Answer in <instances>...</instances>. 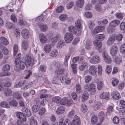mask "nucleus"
Segmentation results:
<instances>
[{
	"mask_svg": "<svg viewBox=\"0 0 125 125\" xmlns=\"http://www.w3.org/2000/svg\"><path fill=\"white\" fill-rule=\"evenodd\" d=\"M1 41L4 45H7L9 43V42L7 39L3 37H0Z\"/></svg>",
	"mask_w": 125,
	"mask_h": 125,
	"instance_id": "4c0bfd02",
	"label": "nucleus"
},
{
	"mask_svg": "<svg viewBox=\"0 0 125 125\" xmlns=\"http://www.w3.org/2000/svg\"><path fill=\"white\" fill-rule=\"evenodd\" d=\"M111 95L113 98L116 100H118L121 98V96L119 92L117 91H114L111 93Z\"/></svg>",
	"mask_w": 125,
	"mask_h": 125,
	"instance_id": "ddd939ff",
	"label": "nucleus"
},
{
	"mask_svg": "<svg viewBox=\"0 0 125 125\" xmlns=\"http://www.w3.org/2000/svg\"><path fill=\"white\" fill-rule=\"evenodd\" d=\"M13 97L14 99L17 100H21L22 99L21 94L18 92L14 93L13 94Z\"/></svg>",
	"mask_w": 125,
	"mask_h": 125,
	"instance_id": "a878e982",
	"label": "nucleus"
},
{
	"mask_svg": "<svg viewBox=\"0 0 125 125\" xmlns=\"http://www.w3.org/2000/svg\"><path fill=\"white\" fill-rule=\"evenodd\" d=\"M88 95V94L87 92L83 93L81 96L82 101L84 102L87 100L89 98Z\"/></svg>",
	"mask_w": 125,
	"mask_h": 125,
	"instance_id": "7c9ffc66",
	"label": "nucleus"
},
{
	"mask_svg": "<svg viewBox=\"0 0 125 125\" xmlns=\"http://www.w3.org/2000/svg\"><path fill=\"white\" fill-rule=\"evenodd\" d=\"M120 23V21L117 20H114L111 21L109 25L112 27H115L117 26Z\"/></svg>",
	"mask_w": 125,
	"mask_h": 125,
	"instance_id": "b1692460",
	"label": "nucleus"
},
{
	"mask_svg": "<svg viewBox=\"0 0 125 125\" xmlns=\"http://www.w3.org/2000/svg\"><path fill=\"white\" fill-rule=\"evenodd\" d=\"M29 122L31 125H36L37 122L36 120L32 116L29 119Z\"/></svg>",
	"mask_w": 125,
	"mask_h": 125,
	"instance_id": "09e8293b",
	"label": "nucleus"
},
{
	"mask_svg": "<svg viewBox=\"0 0 125 125\" xmlns=\"http://www.w3.org/2000/svg\"><path fill=\"white\" fill-rule=\"evenodd\" d=\"M68 30L69 32H72L73 34H74L78 36H80L81 35V31L77 29L76 28L73 26H70L68 27Z\"/></svg>",
	"mask_w": 125,
	"mask_h": 125,
	"instance_id": "7ed1b4c3",
	"label": "nucleus"
},
{
	"mask_svg": "<svg viewBox=\"0 0 125 125\" xmlns=\"http://www.w3.org/2000/svg\"><path fill=\"white\" fill-rule=\"evenodd\" d=\"M35 62V60L31 58L29 54H27L25 56V60L20 62L18 68V69H24L26 65L27 67L30 66H32L34 65Z\"/></svg>",
	"mask_w": 125,
	"mask_h": 125,
	"instance_id": "f257e3e1",
	"label": "nucleus"
},
{
	"mask_svg": "<svg viewBox=\"0 0 125 125\" xmlns=\"http://www.w3.org/2000/svg\"><path fill=\"white\" fill-rule=\"evenodd\" d=\"M120 51L122 53H125V44H123L121 45L120 48Z\"/></svg>",
	"mask_w": 125,
	"mask_h": 125,
	"instance_id": "774afa93",
	"label": "nucleus"
},
{
	"mask_svg": "<svg viewBox=\"0 0 125 125\" xmlns=\"http://www.w3.org/2000/svg\"><path fill=\"white\" fill-rule=\"evenodd\" d=\"M104 114L103 112H100L98 114V116L99 118L102 122L104 119Z\"/></svg>",
	"mask_w": 125,
	"mask_h": 125,
	"instance_id": "680f3d73",
	"label": "nucleus"
},
{
	"mask_svg": "<svg viewBox=\"0 0 125 125\" xmlns=\"http://www.w3.org/2000/svg\"><path fill=\"white\" fill-rule=\"evenodd\" d=\"M102 56L103 59L106 63H110L111 62L112 60L109 56L104 52H103L102 53Z\"/></svg>",
	"mask_w": 125,
	"mask_h": 125,
	"instance_id": "f8f14e48",
	"label": "nucleus"
},
{
	"mask_svg": "<svg viewBox=\"0 0 125 125\" xmlns=\"http://www.w3.org/2000/svg\"><path fill=\"white\" fill-rule=\"evenodd\" d=\"M76 3V5L77 7L81 8L84 4V0H77Z\"/></svg>",
	"mask_w": 125,
	"mask_h": 125,
	"instance_id": "72a5a7b5",
	"label": "nucleus"
},
{
	"mask_svg": "<svg viewBox=\"0 0 125 125\" xmlns=\"http://www.w3.org/2000/svg\"><path fill=\"white\" fill-rule=\"evenodd\" d=\"M120 30L123 31H125V22H122L119 25Z\"/></svg>",
	"mask_w": 125,
	"mask_h": 125,
	"instance_id": "e2e57ef3",
	"label": "nucleus"
},
{
	"mask_svg": "<svg viewBox=\"0 0 125 125\" xmlns=\"http://www.w3.org/2000/svg\"><path fill=\"white\" fill-rule=\"evenodd\" d=\"M115 15L116 17L120 20H122L123 18V14L120 13H116Z\"/></svg>",
	"mask_w": 125,
	"mask_h": 125,
	"instance_id": "0e129e2a",
	"label": "nucleus"
},
{
	"mask_svg": "<svg viewBox=\"0 0 125 125\" xmlns=\"http://www.w3.org/2000/svg\"><path fill=\"white\" fill-rule=\"evenodd\" d=\"M72 123L74 125H79L81 124L80 120L79 117L76 115H75Z\"/></svg>",
	"mask_w": 125,
	"mask_h": 125,
	"instance_id": "f3484780",
	"label": "nucleus"
},
{
	"mask_svg": "<svg viewBox=\"0 0 125 125\" xmlns=\"http://www.w3.org/2000/svg\"><path fill=\"white\" fill-rule=\"evenodd\" d=\"M40 107L39 105L37 104L33 105L32 107V111L36 113L40 109Z\"/></svg>",
	"mask_w": 125,
	"mask_h": 125,
	"instance_id": "c9c22d12",
	"label": "nucleus"
},
{
	"mask_svg": "<svg viewBox=\"0 0 125 125\" xmlns=\"http://www.w3.org/2000/svg\"><path fill=\"white\" fill-rule=\"evenodd\" d=\"M1 107L8 108L10 107V105L6 102L3 101L0 103Z\"/></svg>",
	"mask_w": 125,
	"mask_h": 125,
	"instance_id": "ea45409f",
	"label": "nucleus"
},
{
	"mask_svg": "<svg viewBox=\"0 0 125 125\" xmlns=\"http://www.w3.org/2000/svg\"><path fill=\"white\" fill-rule=\"evenodd\" d=\"M75 89L76 92L78 94H79L81 92V86L79 84L77 83L76 84Z\"/></svg>",
	"mask_w": 125,
	"mask_h": 125,
	"instance_id": "c03bdc74",
	"label": "nucleus"
},
{
	"mask_svg": "<svg viewBox=\"0 0 125 125\" xmlns=\"http://www.w3.org/2000/svg\"><path fill=\"white\" fill-rule=\"evenodd\" d=\"M16 115L19 120L21 121L24 122L26 120V116L21 112H18L16 113Z\"/></svg>",
	"mask_w": 125,
	"mask_h": 125,
	"instance_id": "423d86ee",
	"label": "nucleus"
},
{
	"mask_svg": "<svg viewBox=\"0 0 125 125\" xmlns=\"http://www.w3.org/2000/svg\"><path fill=\"white\" fill-rule=\"evenodd\" d=\"M25 81L24 80L23 81H21L19 82L17 84L15 85L14 87L15 88H17L18 87H21L22 86V85L25 83Z\"/></svg>",
	"mask_w": 125,
	"mask_h": 125,
	"instance_id": "6e6d98bb",
	"label": "nucleus"
},
{
	"mask_svg": "<svg viewBox=\"0 0 125 125\" xmlns=\"http://www.w3.org/2000/svg\"><path fill=\"white\" fill-rule=\"evenodd\" d=\"M59 19L62 21H64L66 20L67 18V15L63 14L61 15L59 17Z\"/></svg>",
	"mask_w": 125,
	"mask_h": 125,
	"instance_id": "de8ad7c7",
	"label": "nucleus"
},
{
	"mask_svg": "<svg viewBox=\"0 0 125 125\" xmlns=\"http://www.w3.org/2000/svg\"><path fill=\"white\" fill-rule=\"evenodd\" d=\"M102 105V103L101 102H97L95 103L94 105L93 106L94 110L96 111L101 107Z\"/></svg>",
	"mask_w": 125,
	"mask_h": 125,
	"instance_id": "4be33fe9",
	"label": "nucleus"
},
{
	"mask_svg": "<svg viewBox=\"0 0 125 125\" xmlns=\"http://www.w3.org/2000/svg\"><path fill=\"white\" fill-rule=\"evenodd\" d=\"M32 84V82H30L28 83V84L24 86L23 88H21V92L24 91L25 90L27 89L28 88L31 87Z\"/></svg>",
	"mask_w": 125,
	"mask_h": 125,
	"instance_id": "603ef678",
	"label": "nucleus"
},
{
	"mask_svg": "<svg viewBox=\"0 0 125 125\" xmlns=\"http://www.w3.org/2000/svg\"><path fill=\"white\" fill-rule=\"evenodd\" d=\"M105 36L104 35L102 34H97L95 36V38L96 40L99 41H102L104 39Z\"/></svg>",
	"mask_w": 125,
	"mask_h": 125,
	"instance_id": "2f4dec72",
	"label": "nucleus"
},
{
	"mask_svg": "<svg viewBox=\"0 0 125 125\" xmlns=\"http://www.w3.org/2000/svg\"><path fill=\"white\" fill-rule=\"evenodd\" d=\"M12 91L10 89L6 88L5 89L4 91V94L7 96H10L12 94Z\"/></svg>",
	"mask_w": 125,
	"mask_h": 125,
	"instance_id": "c85d7f7f",
	"label": "nucleus"
},
{
	"mask_svg": "<svg viewBox=\"0 0 125 125\" xmlns=\"http://www.w3.org/2000/svg\"><path fill=\"white\" fill-rule=\"evenodd\" d=\"M13 49V56L15 57L18 52V48L17 45L16 44L14 45V46Z\"/></svg>",
	"mask_w": 125,
	"mask_h": 125,
	"instance_id": "13d9d810",
	"label": "nucleus"
},
{
	"mask_svg": "<svg viewBox=\"0 0 125 125\" xmlns=\"http://www.w3.org/2000/svg\"><path fill=\"white\" fill-rule=\"evenodd\" d=\"M58 55V52L56 50H53L50 54V56L52 57H56Z\"/></svg>",
	"mask_w": 125,
	"mask_h": 125,
	"instance_id": "a18cd8bd",
	"label": "nucleus"
},
{
	"mask_svg": "<svg viewBox=\"0 0 125 125\" xmlns=\"http://www.w3.org/2000/svg\"><path fill=\"white\" fill-rule=\"evenodd\" d=\"M100 97L102 99L108 100L109 94L108 92H103L100 95Z\"/></svg>",
	"mask_w": 125,
	"mask_h": 125,
	"instance_id": "6ab92c4d",
	"label": "nucleus"
},
{
	"mask_svg": "<svg viewBox=\"0 0 125 125\" xmlns=\"http://www.w3.org/2000/svg\"><path fill=\"white\" fill-rule=\"evenodd\" d=\"M96 70L97 68L95 66H91L89 68V73L90 74L95 77L97 76Z\"/></svg>",
	"mask_w": 125,
	"mask_h": 125,
	"instance_id": "39448f33",
	"label": "nucleus"
},
{
	"mask_svg": "<svg viewBox=\"0 0 125 125\" xmlns=\"http://www.w3.org/2000/svg\"><path fill=\"white\" fill-rule=\"evenodd\" d=\"M22 114L28 117L30 116L31 115V113L30 110L26 107H23L21 109Z\"/></svg>",
	"mask_w": 125,
	"mask_h": 125,
	"instance_id": "2eb2a0df",
	"label": "nucleus"
},
{
	"mask_svg": "<svg viewBox=\"0 0 125 125\" xmlns=\"http://www.w3.org/2000/svg\"><path fill=\"white\" fill-rule=\"evenodd\" d=\"M38 114L40 115H43L45 113L46 110L45 108L42 107L39 110Z\"/></svg>",
	"mask_w": 125,
	"mask_h": 125,
	"instance_id": "052dcab7",
	"label": "nucleus"
},
{
	"mask_svg": "<svg viewBox=\"0 0 125 125\" xmlns=\"http://www.w3.org/2000/svg\"><path fill=\"white\" fill-rule=\"evenodd\" d=\"M44 50L45 52L46 53H49L51 50L52 47L49 44H47L44 45Z\"/></svg>",
	"mask_w": 125,
	"mask_h": 125,
	"instance_id": "bb28decb",
	"label": "nucleus"
},
{
	"mask_svg": "<svg viewBox=\"0 0 125 125\" xmlns=\"http://www.w3.org/2000/svg\"><path fill=\"white\" fill-rule=\"evenodd\" d=\"M46 18L45 15H42L37 17L36 20V21H37L43 22Z\"/></svg>",
	"mask_w": 125,
	"mask_h": 125,
	"instance_id": "473e14b6",
	"label": "nucleus"
},
{
	"mask_svg": "<svg viewBox=\"0 0 125 125\" xmlns=\"http://www.w3.org/2000/svg\"><path fill=\"white\" fill-rule=\"evenodd\" d=\"M47 67L45 65H41L38 68V70L39 71H41L43 72H46Z\"/></svg>",
	"mask_w": 125,
	"mask_h": 125,
	"instance_id": "8fccbe9b",
	"label": "nucleus"
},
{
	"mask_svg": "<svg viewBox=\"0 0 125 125\" xmlns=\"http://www.w3.org/2000/svg\"><path fill=\"white\" fill-rule=\"evenodd\" d=\"M39 26L41 30L42 31H45L47 30V26L45 24H40Z\"/></svg>",
	"mask_w": 125,
	"mask_h": 125,
	"instance_id": "e433bc0d",
	"label": "nucleus"
},
{
	"mask_svg": "<svg viewBox=\"0 0 125 125\" xmlns=\"http://www.w3.org/2000/svg\"><path fill=\"white\" fill-rule=\"evenodd\" d=\"M88 63L84 61L80 63V65L79 67V69L81 71H83L85 68V67L87 66Z\"/></svg>",
	"mask_w": 125,
	"mask_h": 125,
	"instance_id": "aec40b11",
	"label": "nucleus"
},
{
	"mask_svg": "<svg viewBox=\"0 0 125 125\" xmlns=\"http://www.w3.org/2000/svg\"><path fill=\"white\" fill-rule=\"evenodd\" d=\"M39 38L40 42L42 43H45L47 41V38L44 34L40 33L39 34Z\"/></svg>",
	"mask_w": 125,
	"mask_h": 125,
	"instance_id": "1a4fd4ad",
	"label": "nucleus"
},
{
	"mask_svg": "<svg viewBox=\"0 0 125 125\" xmlns=\"http://www.w3.org/2000/svg\"><path fill=\"white\" fill-rule=\"evenodd\" d=\"M73 38L74 36L72 33L67 32L65 34L64 38L66 43H69L72 41Z\"/></svg>",
	"mask_w": 125,
	"mask_h": 125,
	"instance_id": "20e7f679",
	"label": "nucleus"
},
{
	"mask_svg": "<svg viewBox=\"0 0 125 125\" xmlns=\"http://www.w3.org/2000/svg\"><path fill=\"white\" fill-rule=\"evenodd\" d=\"M21 54L19 53L17 55L16 58H15V63L16 65H17L19 63L20 61V57L21 56Z\"/></svg>",
	"mask_w": 125,
	"mask_h": 125,
	"instance_id": "79ce46f5",
	"label": "nucleus"
},
{
	"mask_svg": "<svg viewBox=\"0 0 125 125\" xmlns=\"http://www.w3.org/2000/svg\"><path fill=\"white\" fill-rule=\"evenodd\" d=\"M74 5V3L72 1L69 2L67 4L66 7L68 9H70Z\"/></svg>",
	"mask_w": 125,
	"mask_h": 125,
	"instance_id": "69168bd1",
	"label": "nucleus"
},
{
	"mask_svg": "<svg viewBox=\"0 0 125 125\" xmlns=\"http://www.w3.org/2000/svg\"><path fill=\"white\" fill-rule=\"evenodd\" d=\"M108 22V21L107 19H103L102 21H98V24L99 25H105Z\"/></svg>",
	"mask_w": 125,
	"mask_h": 125,
	"instance_id": "338daca9",
	"label": "nucleus"
},
{
	"mask_svg": "<svg viewBox=\"0 0 125 125\" xmlns=\"http://www.w3.org/2000/svg\"><path fill=\"white\" fill-rule=\"evenodd\" d=\"M65 43L63 40H61L58 42L57 45V47L58 48H60L64 45Z\"/></svg>",
	"mask_w": 125,
	"mask_h": 125,
	"instance_id": "f704fd0d",
	"label": "nucleus"
},
{
	"mask_svg": "<svg viewBox=\"0 0 125 125\" xmlns=\"http://www.w3.org/2000/svg\"><path fill=\"white\" fill-rule=\"evenodd\" d=\"M113 121L114 124H117L119 122V118L117 116H115L113 118Z\"/></svg>",
	"mask_w": 125,
	"mask_h": 125,
	"instance_id": "4d7b16f0",
	"label": "nucleus"
},
{
	"mask_svg": "<svg viewBox=\"0 0 125 125\" xmlns=\"http://www.w3.org/2000/svg\"><path fill=\"white\" fill-rule=\"evenodd\" d=\"M10 69V66L9 65L6 64L4 65L2 68V71L3 73V76H8L9 75L8 72Z\"/></svg>",
	"mask_w": 125,
	"mask_h": 125,
	"instance_id": "9d476101",
	"label": "nucleus"
},
{
	"mask_svg": "<svg viewBox=\"0 0 125 125\" xmlns=\"http://www.w3.org/2000/svg\"><path fill=\"white\" fill-rule=\"evenodd\" d=\"M94 45L96 47L97 49H99L102 46V43L101 42L98 40H96L94 42Z\"/></svg>",
	"mask_w": 125,
	"mask_h": 125,
	"instance_id": "412c9836",
	"label": "nucleus"
},
{
	"mask_svg": "<svg viewBox=\"0 0 125 125\" xmlns=\"http://www.w3.org/2000/svg\"><path fill=\"white\" fill-rule=\"evenodd\" d=\"M84 88L88 91L91 94L94 95L96 93V89L95 84L91 83L89 84H86L84 85Z\"/></svg>",
	"mask_w": 125,
	"mask_h": 125,
	"instance_id": "f03ea898",
	"label": "nucleus"
},
{
	"mask_svg": "<svg viewBox=\"0 0 125 125\" xmlns=\"http://www.w3.org/2000/svg\"><path fill=\"white\" fill-rule=\"evenodd\" d=\"M22 37L25 39H28L30 36V33L29 31L27 29H23L21 32Z\"/></svg>",
	"mask_w": 125,
	"mask_h": 125,
	"instance_id": "0eeeda50",
	"label": "nucleus"
},
{
	"mask_svg": "<svg viewBox=\"0 0 125 125\" xmlns=\"http://www.w3.org/2000/svg\"><path fill=\"white\" fill-rule=\"evenodd\" d=\"M82 21L81 20H78L75 22V25L76 27L78 30H80L81 29Z\"/></svg>",
	"mask_w": 125,
	"mask_h": 125,
	"instance_id": "c756f323",
	"label": "nucleus"
},
{
	"mask_svg": "<svg viewBox=\"0 0 125 125\" xmlns=\"http://www.w3.org/2000/svg\"><path fill=\"white\" fill-rule=\"evenodd\" d=\"M114 62L117 64H119L122 62L121 58L120 57L116 56L114 60Z\"/></svg>",
	"mask_w": 125,
	"mask_h": 125,
	"instance_id": "864d4df0",
	"label": "nucleus"
},
{
	"mask_svg": "<svg viewBox=\"0 0 125 125\" xmlns=\"http://www.w3.org/2000/svg\"><path fill=\"white\" fill-rule=\"evenodd\" d=\"M71 66L73 73H76L77 70L76 64L75 63H72L71 64Z\"/></svg>",
	"mask_w": 125,
	"mask_h": 125,
	"instance_id": "bf43d9fd",
	"label": "nucleus"
},
{
	"mask_svg": "<svg viewBox=\"0 0 125 125\" xmlns=\"http://www.w3.org/2000/svg\"><path fill=\"white\" fill-rule=\"evenodd\" d=\"M92 43L89 41H87L86 44L85 49L88 50H90L91 47Z\"/></svg>",
	"mask_w": 125,
	"mask_h": 125,
	"instance_id": "3c124183",
	"label": "nucleus"
},
{
	"mask_svg": "<svg viewBox=\"0 0 125 125\" xmlns=\"http://www.w3.org/2000/svg\"><path fill=\"white\" fill-rule=\"evenodd\" d=\"M98 118L96 115H94L92 117L91 119V122L93 124H95L98 121Z\"/></svg>",
	"mask_w": 125,
	"mask_h": 125,
	"instance_id": "58836bf2",
	"label": "nucleus"
},
{
	"mask_svg": "<svg viewBox=\"0 0 125 125\" xmlns=\"http://www.w3.org/2000/svg\"><path fill=\"white\" fill-rule=\"evenodd\" d=\"M61 100V98L59 96H55L52 98V101L56 103H59L60 102Z\"/></svg>",
	"mask_w": 125,
	"mask_h": 125,
	"instance_id": "a19ab883",
	"label": "nucleus"
},
{
	"mask_svg": "<svg viewBox=\"0 0 125 125\" xmlns=\"http://www.w3.org/2000/svg\"><path fill=\"white\" fill-rule=\"evenodd\" d=\"M49 34L53 37L51 39V41L53 44H54L55 42L59 40L60 38V36L59 34H57L55 36L53 35V34L52 33H50Z\"/></svg>",
	"mask_w": 125,
	"mask_h": 125,
	"instance_id": "6e6552de",
	"label": "nucleus"
},
{
	"mask_svg": "<svg viewBox=\"0 0 125 125\" xmlns=\"http://www.w3.org/2000/svg\"><path fill=\"white\" fill-rule=\"evenodd\" d=\"M103 82L102 81H99L97 83V88L99 90H101L103 87Z\"/></svg>",
	"mask_w": 125,
	"mask_h": 125,
	"instance_id": "49530a36",
	"label": "nucleus"
},
{
	"mask_svg": "<svg viewBox=\"0 0 125 125\" xmlns=\"http://www.w3.org/2000/svg\"><path fill=\"white\" fill-rule=\"evenodd\" d=\"M28 42L27 41L24 40L22 41L21 46L24 50H26L28 48Z\"/></svg>",
	"mask_w": 125,
	"mask_h": 125,
	"instance_id": "393cba45",
	"label": "nucleus"
},
{
	"mask_svg": "<svg viewBox=\"0 0 125 125\" xmlns=\"http://www.w3.org/2000/svg\"><path fill=\"white\" fill-rule=\"evenodd\" d=\"M8 100L10 106V105L14 107H16L17 106L18 103L17 102L11 97H9Z\"/></svg>",
	"mask_w": 125,
	"mask_h": 125,
	"instance_id": "4468645a",
	"label": "nucleus"
},
{
	"mask_svg": "<svg viewBox=\"0 0 125 125\" xmlns=\"http://www.w3.org/2000/svg\"><path fill=\"white\" fill-rule=\"evenodd\" d=\"M68 101L67 97H64L62 99H61L60 103L62 105H64L68 104Z\"/></svg>",
	"mask_w": 125,
	"mask_h": 125,
	"instance_id": "37998d69",
	"label": "nucleus"
},
{
	"mask_svg": "<svg viewBox=\"0 0 125 125\" xmlns=\"http://www.w3.org/2000/svg\"><path fill=\"white\" fill-rule=\"evenodd\" d=\"M118 49L117 47L114 45L111 47L110 50V53L113 57L115 56L117 53Z\"/></svg>",
	"mask_w": 125,
	"mask_h": 125,
	"instance_id": "9b49d317",
	"label": "nucleus"
},
{
	"mask_svg": "<svg viewBox=\"0 0 125 125\" xmlns=\"http://www.w3.org/2000/svg\"><path fill=\"white\" fill-rule=\"evenodd\" d=\"M70 54H68L65 57L63 65L65 67H67L68 66V61L70 57Z\"/></svg>",
	"mask_w": 125,
	"mask_h": 125,
	"instance_id": "cd10ccee",
	"label": "nucleus"
},
{
	"mask_svg": "<svg viewBox=\"0 0 125 125\" xmlns=\"http://www.w3.org/2000/svg\"><path fill=\"white\" fill-rule=\"evenodd\" d=\"M65 111L64 107L60 106L58 107L56 111L57 114L58 115H60L63 113Z\"/></svg>",
	"mask_w": 125,
	"mask_h": 125,
	"instance_id": "5701e85b",
	"label": "nucleus"
},
{
	"mask_svg": "<svg viewBox=\"0 0 125 125\" xmlns=\"http://www.w3.org/2000/svg\"><path fill=\"white\" fill-rule=\"evenodd\" d=\"M112 71L111 66L109 65H107L106 68L105 72L108 74L110 73Z\"/></svg>",
	"mask_w": 125,
	"mask_h": 125,
	"instance_id": "5fc2aeb1",
	"label": "nucleus"
},
{
	"mask_svg": "<svg viewBox=\"0 0 125 125\" xmlns=\"http://www.w3.org/2000/svg\"><path fill=\"white\" fill-rule=\"evenodd\" d=\"M100 59L98 56L96 55L92 57L90 60L89 61L92 63H96L100 62Z\"/></svg>",
	"mask_w": 125,
	"mask_h": 125,
	"instance_id": "dca6fc26",
	"label": "nucleus"
},
{
	"mask_svg": "<svg viewBox=\"0 0 125 125\" xmlns=\"http://www.w3.org/2000/svg\"><path fill=\"white\" fill-rule=\"evenodd\" d=\"M70 120L68 119H66L65 121H64L63 118H61L59 120V125H71Z\"/></svg>",
	"mask_w": 125,
	"mask_h": 125,
	"instance_id": "a211bd4d",
	"label": "nucleus"
}]
</instances>
